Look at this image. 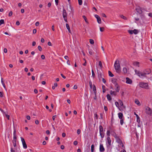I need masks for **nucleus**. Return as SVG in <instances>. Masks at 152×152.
<instances>
[{
  "mask_svg": "<svg viewBox=\"0 0 152 152\" xmlns=\"http://www.w3.org/2000/svg\"><path fill=\"white\" fill-rule=\"evenodd\" d=\"M135 74L138 76L140 78H143L144 77H146L147 75L149 74L150 72L147 71V70H144L142 72L138 71L136 69L134 70Z\"/></svg>",
  "mask_w": 152,
  "mask_h": 152,
  "instance_id": "f257e3e1",
  "label": "nucleus"
},
{
  "mask_svg": "<svg viewBox=\"0 0 152 152\" xmlns=\"http://www.w3.org/2000/svg\"><path fill=\"white\" fill-rule=\"evenodd\" d=\"M114 67L116 71L119 72L120 71L121 67L119 61L116 60L114 63Z\"/></svg>",
  "mask_w": 152,
  "mask_h": 152,
  "instance_id": "f03ea898",
  "label": "nucleus"
},
{
  "mask_svg": "<svg viewBox=\"0 0 152 152\" xmlns=\"http://www.w3.org/2000/svg\"><path fill=\"white\" fill-rule=\"evenodd\" d=\"M145 113L147 114L151 115L152 114V110L150 107L146 106L145 107Z\"/></svg>",
  "mask_w": 152,
  "mask_h": 152,
  "instance_id": "7ed1b4c3",
  "label": "nucleus"
},
{
  "mask_svg": "<svg viewBox=\"0 0 152 152\" xmlns=\"http://www.w3.org/2000/svg\"><path fill=\"white\" fill-rule=\"evenodd\" d=\"M139 85L141 88L147 89L148 88V86L147 83H139Z\"/></svg>",
  "mask_w": 152,
  "mask_h": 152,
  "instance_id": "20e7f679",
  "label": "nucleus"
},
{
  "mask_svg": "<svg viewBox=\"0 0 152 152\" xmlns=\"http://www.w3.org/2000/svg\"><path fill=\"white\" fill-rule=\"evenodd\" d=\"M100 134L101 137L102 138L104 136V134L103 132V128L102 126L100 125L99 126Z\"/></svg>",
  "mask_w": 152,
  "mask_h": 152,
  "instance_id": "39448f33",
  "label": "nucleus"
},
{
  "mask_svg": "<svg viewBox=\"0 0 152 152\" xmlns=\"http://www.w3.org/2000/svg\"><path fill=\"white\" fill-rule=\"evenodd\" d=\"M20 138L21 140V142L22 143L23 147L24 148V149H26L27 148V146L26 144V142L25 141V140L22 137H20Z\"/></svg>",
  "mask_w": 152,
  "mask_h": 152,
  "instance_id": "423d86ee",
  "label": "nucleus"
},
{
  "mask_svg": "<svg viewBox=\"0 0 152 152\" xmlns=\"http://www.w3.org/2000/svg\"><path fill=\"white\" fill-rule=\"evenodd\" d=\"M128 32L130 34H132L134 33L135 34H137L138 33V31L137 30L135 29L133 30H129Z\"/></svg>",
  "mask_w": 152,
  "mask_h": 152,
  "instance_id": "0eeeda50",
  "label": "nucleus"
},
{
  "mask_svg": "<svg viewBox=\"0 0 152 152\" xmlns=\"http://www.w3.org/2000/svg\"><path fill=\"white\" fill-rule=\"evenodd\" d=\"M118 102L119 103V104L120 106V107H121V108H122L123 110V109H125V106H124L123 105V103L122 101L121 100H119Z\"/></svg>",
  "mask_w": 152,
  "mask_h": 152,
  "instance_id": "6e6552de",
  "label": "nucleus"
},
{
  "mask_svg": "<svg viewBox=\"0 0 152 152\" xmlns=\"http://www.w3.org/2000/svg\"><path fill=\"white\" fill-rule=\"evenodd\" d=\"M95 16L97 20L98 23L99 24L101 23V20L99 16L97 15H96Z\"/></svg>",
  "mask_w": 152,
  "mask_h": 152,
  "instance_id": "1a4fd4ad",
  "label": "nucleus"
},
{
  "mask_svg": "<svg viewBox=\"0 0 152 152\" xmlns=\"http://www.w3.org/2000/svg\"><path fill=\"white\" fill-rule=\"evenodd\" d=\"M136 10L137 12L139 14H141L142 12L141 8L139 7H137L136 9Z\"/></svg>",
  "mask_w": 152,
  "mask_h": 152,
  "instance_id": "9d476101",
  "label": "nucleus"
},
{
  "mask_svg": "<svg viewBox=\"0 0 152 152\" xmlns=\"http://www.w3.org/2000/svg\"><path fill=\"white\" fill-rule=\"evenodd\" d=\"M105 149L103 145L102 144H100L99 146V151L100 152H102L104 151Z\"/></svg>",
  "mask_w": 152,
  "mask_h": 152,
  "instance_id": "9b49d317",
  "label": "nucleus"
},
{
  "mask_svg": "<svg viewBox=\"0 0 152 152\" xmlns=\"http://www.w3.org/2000/svg\"><path fill=\"white\" fill-rule=\"evenodd\" d=\"M13 135V140H17V135L16 134V131L15 129H14Z\"/></svg>",
  "mask_w": 152,
  "mask_h": 152,
  "instance_id": "f8f14e48",
  "label": "nucleus"
},
{
  "mask_svg": "<svg viewBox=\"0 0 152 152\" xmlns=\"http://www.w3.org/2000/svg\"><path fill=\"white\" fill-rule=\"evenodd\" d=\"M115 104L116 106V107L118 108V109H119V110H120L121 111H122L123 110L122 108H121V107H120L119 102H115Z\"/></svg>",
  "mask_w": 152,
  "mask_h": 152,
  "instance_id": "ddd939ff",
  "label": "nucleus"
},
{
  "mask_svg": "<svg viewBox=\"0 0 152 152\" xmlns=\"http://www.w3.org/2000/svg\"><path fill=\"white\" fill-rule=\"evenodd\" d=\"M126 83L127 84H131L132 83V80L128 77L126 78Z\"/></svg>",
  "mask_w": 152,
  "mask_h": 152,
  "instance_id": "4468645a",
  "label": "nucleus"
},
{
  "mask_svg": "<svg viewBox=\"0 0 152 152\" xmlns=\"http://www.w3.org/2000/svg\"><path fill=\"white\" fill-rule=\"evenodd\" d=\"M107 142H108V146L109 147H110L111 146V141L110 140V138L109 136L108 137H107Z\"/></svg>",
  "mask_w": 152,
  "mask_h": 152,
  "instance_id": "2eb2a0df",
  "label": "nucleus"
},
{
  "mask_svg": "<svg viewBox=\"0 0 152 152\" xmlns=\"http://www.w3.org/2000/svg\"><path fill=\"white\" fill-rule=\"evenodd\" d=\"M133 64L134 66L136 67H139L140 66H139V62H137V61H135L133 63Z\"/></svg>",
  "mask_w": 152,
  "mask_h": 152,
  "instance_id": "dca6fc26",
  "label": "nucleus"
},
{
  "mask_svg": "<svg viewBox=\"0 0 152 152\" xmlns=\"http://www.w3.org/2000/svg\"><path fill=\"white\" fill-rule=\"evenodd\" d=\"M110 93L111 95L115 96L116 94V92L115 91H113L112 90L110 91Z\"/></svg>",
  "mask_w": 152,
  "mask_h": 152,
  "instance_id": "f3484780",
  "label": "nucleus"
},
{
  "mask_svg": "<svg viewBox=\"0 0 152 152\" xmlns=\"http://www.w3.org/2000/svg\"><path fill=\"white\" fill-rule=\"evenodd\" d=\"M118 117L119 119H122L123 118V114L122 113H120L118 114Z\"/></svg>",
  "mask_w": 152,
  "mask_h": 152,
  "instance_id": "a211bd4d",
  "label": "nucleus"
},
{
  "mask_svg": "<svg viewBox=\"0 0 152 152\" xmlns=\"http://www.w3.org/2000/svg\"><path fill=\"white\" fill-rule=\"evenodd\" d=\"M116 88V90L117 92H118L120 90V87L118 85V84H116V85L115 86Z\"/></svg>",
  "mask_w": 152,
  "mask_h": 152,
  "instance_id": "6ab92c4d",
  "label": "nucleus"
},
{
  "mask_svg": "<svg viewBox=\"0 0 152 152\" xmlns=\"http://www.w3.org/2000/svg\"><path fill=\"white\" fill-rule=\"evenodd\" d=\"M16 141L17 140H12V142L13 144L14 147H15L16 146Z\"/></svg>",
  "mask_w": 152,
  "mask_h": 152,
  "instance_id": "aec40b11",
  "label": "nucleus"
},
{
  "mask_svg": "<svg viewBox=\"0 0 152 152\" xmlns=\"http://www.w3.org/2000/svg\"><path fill=\"white\" fill-rule=\"evenodd\" d=\"M63 17H66V16H67V14L66 11L65 10H63Z\"/></svg>",
  "mask_w": 152,
  "mask_h": 152,
  "instance_id": "412c9836",
  "label": "nucleus"
},
{
  "mask_svg": "<svg viewBox=\"0 0 152 152\" xmlns=\"http://www.w3.org/2000/svg\"><path fill=\"white\" fill-rule=\"evenodd\" d=\"M123 71L124 74H126L127 72V70L126 68L124 67L123 68Z\"/></svg>",
  "mask_w": 152,
  "mask_h": 152,
  "instance_id": "4be33fe9",
  "label": "nucleus"
},
{
  "mask_svg": "<svg viewBox=\"0 0 152 152\" xmlns=\"http://www.w3.org/2000/svg\"><path fill=\"white\" fill-rule=\"evenodd\" d=\"M135 103L138 106H140V102L138 99H136L135 100Z\"/></svg>",
  "mask_w": 152,
  "mask_h": 152,
  "instance_id": "5701e85b",
  "label": "nucleus"
},
{
  "mask_svg": "<svg viewBox=\"0 0 152 152\" xmlns=\"http://www.w3.org/2000/svg\"><path fill=\"white\" fill-rule=\"evenodd\" d=\"M112 83L115 85V86L116 85V84H118L116 82V79H113L112 80Z\"/></svg>",
  "mask_w": 152,
  "mask_h": 152,
  "instance_id": "b1692460",
  "label": "nucleus"
},
{
  "mask_svg": "<svg viewBox=\"0 0 152 152\" xmlns=\"http://www.w3.org/2000/svg\"><path fill=\"white\" fill-rule=\"evenodd\" d=\"M93 90L94 91V93L95 94H96V89L95 86L94 85H93Z\"/></svg>",
  "mask_w": 152,
  "mask_h": 152,
  "instance_id": "393cba45",
  "label": "nucleus"
},
{
  "mask_svg": "<svg viewBox=\"0 0 152 152\" xmlns=\"http://www.w3.org/2000/svg\"><path fill=\"white\" fill-rule=\"evenodd\" d=\"M1 83L3 85V86L5 88L6 87H5V84H4V82L3 79L2 78H1Z\"/></svg>",
  "mask_w": 152,
  "mask_h": 152,
  "instance_id": "a878e982",
  "label": "nucleus"
},
{
  "mask_svg": "<svg viewBox=\"0 0 152 152\" xmlns=\"http://www.w3.org/2000/svg\"><path fill=\"white\" fill-rule=\"evenodd\" d=\"M66 27L67 28V29L68 30L69 32V33H70L71 32V31H70V28L69 27V25L68 24L66 23Z\"/></svg>",
  "mask_w": 152,
  "mask_h": 152,
  "instance_id": "bb28decb",
  "label": "nucleus"
},
{
  "mask_svg": "<svg viewBox=\"0 0 152 152\" xmlns=\"http://www.w3.org/2000/svg\"><path fill=\"white\" fill-rule=\"evenodd\" d=\"M107 99L110 101H111V98L110 96V95L109 94H108L107 95Z\"/></svg>",
  "mask_w": 152,
  "mask_h": 152,
  "instance_id": "cd10ccee",
  "label": "nucleus"
},
{
  "mask_svg": "<svg viewBox=\"0 0 152 152\" xmlns=\"http://www.w3.org/2000/svg\"><path fill=\"white\" fill-rule=\"evenodd\" d=\"M94 119L95 120L96 119V120H97L98 119V115L96 113H94Z\"/></svg>",
  "mask_w": 152,
  "mask_h": 152,
  "instance_id": "c85d7f7f",
  "label": "nucleus"
},
{
  "mask_svg": "<svg viewBox=\"0 0 152 152\" xmlns=\"http://www.w3.org/2000/svg\"><path fill=\"white\" fill-rule=\"evenodd\" d=\"M94 145L93 144L91 145V152H94Z\"/></svg>",
  "mask_w": 152,
  "mask_h": 152,
  "instance_id": "c756f323",
  "label": "nucleus"
},
{
  "mask_svg": "<svg viewBox=\"0 0 152 152\" xmlns=\"http://www.w3.org/2000/svg\"><path fill=\"white\" fill-rule=\"evenodd\" d=\"M99 66L100 68H102V62L101 61H99Z\"/></svg>",
  "mask_w": 152,
  "mask_h": 152,
  "instance_id": "7c9ffc66",
  "label": "nucleus"
},
{
  "mask_svg": "<svg viewBox=\"0 0 152 152\" xmlns=\"http://www.w3.org/2000/svg\"><path fill=\"white\" fill-rule=\"evenodd\" d=\"M89 53L90 55H92L94 53L92 50H89Z\"/></svg>",
  "mask_w": 152,
  "mask_h": 152,
  "instance_id": "2f4dec72",
  "label": "nucleus"
},
{
  "mask_svg": "<svg viewBox=\"0 0 152 152\" xmlns=\"http://www.w3.org/2000/svg\"><path fill=\"white\" fill-rule=\"evenodd\" d=\"M108 74L111 77H113V74L110 71H108Z\"/></svg>",
  "mask_w": 152,
  "mask_h": 152,
  "instance_id": "473e14b6",
  "label": "nucleus"
},
{
  "mask_svg": "<svg viewBox=\"0 0 152 152\" xmlns=\"http://www.w3.org/2000/svg\"><path fill=\"white\" fill-rule=\"evenodd\" d=\"M105 86H102V90H103V93H104L105 92V91H106V90L105 89Z\"/></svg>",
  "mask_w": 152,
  "mask_h": 152,
  "instance_id": "72a5a7b5",
  "label": "nucleus"
},
{
  "mask_svg": "<svg viewBox=\"0 0 152 152\" xmlns=\"http://www.w3.org/2000/svg\"><path fill=\"white\" fill-rule=\"evenodd\" d=\"M4 21L3 19H1L0 20V26L4 23Z\"/></svg>",
  "mask_w": 152,
  "mask_h": 152,
  "instance_id": "f704fd0d",
  "label": "nucleus"
},
{
  "mask_svg": "<svg viewBox=\"0 0 152 152\" xmlns=\"http://www.w3.org/2000/svg\"><path fill=\"white\" fill-rule=\"evenodd\" d=\"M83 18L85 20V22L86 23H88V21L87 20V18H86V16L84 15H83Z\"/></svg>",
  "mask_w": 152,
  "mask_h": 152,
  "instance_id": "c9c22d12",
  "label": "nucleus"
},
{
  "mask_svg": "<svg viewBox=\"0 0 152 152\" xmlns=\"http://www.w3.org/2000/svg\"><path fill=\"white\" fill-rule=\"evenodd\" d=\"M89 42L90 44H93L94 43V40L92 39H90Z\"/></svg>",
  "mask_w": 152,
  "mask_h": 152,
  "instance_id": "e433bc0d",
  "label": "nucleus"
},
{
  "mask_svg": "<svg viewBox=\"0 0 152 152\" xmlns=\"http://www.w3.org/2000/svg\"><path fill=\"white\" fill-rule=\"evenodd\" d=\"M120 16L121 18L123 19L124 20H126V19H127V18L126 17L124 16V15H121Z\"/></svg>",
  "mask_w": 152,
  "mask_h": 152,
  "instance_id": "4c0bfd02",
  "label": "nucleus"
},
{
  "mask_svg": "<svg viewBox=\"0 0 152 152\" xmlns=\"http://www.w3.org/2000/svg\"><path fill=\"white\" fill-rule=\"evenodd\" d=\"M89 84L90 85V87L91 88H92V83L91 81H90L89 82Z\"/></svg>",
  "mask_w": 152,
  "mask_h": 152,
  "instance_id": "58836bf2",
  "label": "nucleus"
},
{
  "mask_svg": "<svg viewBox=\"0 0 152 152\" xmlns=\"http://www.w3.org/2000/svg\"><path fill=\"white\" fill-rule=\"evenodd\" d=\"M57 86V83H55L54 84V86H53L52 88L53 89H54L55 88V87Z\"/></svg>",
  "mask_w": 152,
  "mask_h": 152,
  "instance_id": "ea45409f",
  "label": "nucleus"
},
{
  "mask_svg": "<svg viewBox=\"0 0 152 152\" xmlns=\"http://www.w3.org/2000/svg\"><path fill=\"white\" fill-rule=\"evenodd\" d=\"M104 27H100V30L101 32H103L104 30Z\"/></svg>",
  "mask_w": 152,
  "mask_h": 152,
  "instance_id": "a19ab883",
  "label": "nucleus"
},
{
  "mask_svg": "<svg viewBox=\"0 0 152 152\" xmlns=\"http://www.w3.org/2000/svg\"><path fill=\"white\" fill-rule=\"evenodd\" d=\"M120 119V124L121 125H122L124 123V119Z\"/></svg>",
  "mask_w": 152,
  "mask_h": 152,
  "instance_id": "79ce46f5",
  "label": "nucleus"
},
{
  "mask_svg": "<svg viewBox=\"0 0 152 152\" xmlns=\"http://www.w3.org/2000/svg\"><path fill=\"white\" fill-rule=\"evenodd\" d=\"M79 4L80 5H81L82 4V0H78Z\"/></svg>",
  "mask_w": 152,
  "mask_h": 152,
  "instance_id": "37998d69",
  "label": "nucleus"
},
{
  "mask_svg": "<svg viewBox=\"0 0 152 152\" xmlns=\"http://www.w3.org/2000/svg\"><path fill=\"white\" fill-rule=\"evenodd\" d=\"M38 49L40 51H41L42 50V47H41V46H38Z\"/></svg>",
  "mask_w": 152,
  "mask_h": 152,
  "instance_id": "c03bdc74",
  "label": "nucleus"
},
{
  "mask_svg": "<svg viewBox=\"0 0 152 152\" xmlns=\"http://www.w3.org/2000/svg\"><path fill=\"white\" fill-rule=\"evenodd\" d=\"M117 142L119 143H120L121 142V141L119 138L117 139Z\"/></svg>",
  "mask_w": 152,
  "mask_h": 152,
  "instance_id": "a18cd8bd",
  "label": "nucleus"
},
{
  "mask_svg": "<svg viewBox=\"0 0 152 152\" xmlns=\"http://www.w3.org/2000/svg\"><path fill=\"white\" fill-rule=\"evenodd\" d=\"M110 130H107V135L109 136L110 135Z\"/></svg>",
  "mask_w": 152,
  "mask_h": 152,
  "instance_id": "49530a36",
  "label": "nucleus"
},
{
  "mask_svg": "<svg viewBox=\"0 0 152 152\" xmlns=\"http://www.w3.org/2000/svg\"><path fill=\"white\" fill-rule=\"evenodd\" d=\"M37 32V30L36 29H34L33 30V33L34 34H35Z\"/></svg>",
  "mask_w": 152,
  "mask_h": 152,
  "instance_id": "de8ad7c7",
  "label": "nucleus"
},
{
  "mask_svg": "<svg viewBox=\"0 0 152 152\" xmlns=\"http://www.w3.org/2000/svg\"><path fill=\"white\" fill-rule=\"evenodd\" d=\"M12 12L11 11L10 12H9V16L10 17L12 15Z\"/></svg>",
  "mask_w": 152,
  "mask_h": 152,
  "instance_id": "09e8293b",
  "label": "nucleus"
},
{
  "mask_svg": "<svg viewBox=\"0 0 152 152\" xmlns=\"http://www.w3.org/2000/svg\"><path fill=\"white\" fill-rule=\"evenodd\" d=\"M80 129H78L77 131V133L79 134L80 133Z\"/></svg>",
  "mask_w": 152,
  "mask_h": 152,
  "instance_id": "8fccbe9b",
  "label": "nucleus"
},
{
  "mask_svg": "<svg viewBox=\"0 0 152 152\" xmlns=\"http://www.w3.org/2000/svg\"><path fill=\"white\" fill-rule=\"evenodd\" d=\"M4 52L5 53H7V49L6 48H4Z\"/></svg>",
  "mask_w": 152,
  "mask_h": 152,
  "instance_id": "3c124183",
  "label": "nucleus"
},
{
  "mask_svg": "<svg viewBox=\"0 0 152 152\" xmlns=\"http://www.w3.org/2000/svg\"><path fill=\"white\" fill-rule=\"evenodd\" d=\"M73 143L74 145H77L78 142L77 141H74Z\"/></svg>",
  "mask_w": 152,
  "mask_h": 152,
  "instance_id": "603ef678",
  "label": "nucleus"
},
{
  "mask_svg": "<svg viewBox=\"0 0 152 152\" xmlns=\"http://www.w3.org/2000/svg\"><path fill=\"white\" fill-rule=\"evenodd\" d=\"M35 123L36 124H39V121L38 120H36L35 121Z\"/></svg>",
  "mask_w": 152,
  "mask_h": 152,
  "instance_id": "864d4df0",
  "label": "nucleus"
},
{
  "mask_svg": "<svg viewBox=\"0 0 152 152\" xmlns=\"http://www.w3.org/2000/svg\"><path fill=\"white\" fill-rule=\"evenodd\" d=\"M39 25V22L37 21V22L36 23H35V25L36 26H38Z\"/></svg>",
  "mask_w": 152,
  "mask_h": 152,
  "instance_id": "5fc2aeb1",
  "label": "nucleus"
},
{
  "mask_svg": "<svg viewBox=\"0 0 152 152\" xmlns=\"http://www.w3.org/2000/svg\"><path fill=\"white\" fill-rule=\"evenodd\" d=\"M41 57L42 59H44L45 58V56L43 55H41Z\"/></svg>",
  "mask_w": 152,
  "mask_h": 152,
  "instance_id": "6e6d98bb",
  "label": "nucleus"
},
{
  "mask_svg": "<svg viewBox=\"0 0 152 152\" xmlns=\"http://www.w3.org/2000/svg\"><path fill=\"white\" fill-rule=\"evenodd\" d=\"M16 24L17 26L19 25L20 24V22L19 21H17L16 23Z\"/></svg>",
  "mask_w": 152,
  "mask_h": 152,
  "instance_id": "4d7b16f0",
  "label": "nucleus"
},
{
  "mask_svg": "<svg viewBox=\"0 0 152 152\" xmlns=\"http://www.w3.org/2000/svg\"><path fill=\"white\" fill-rule=\"evenodd\" d=\"M26 118H27V119L28 120H29L30 119V116L29 115H27L26 117Z\"/></svg>",
  "mask_w": 152,
  "mask_h": 152,
  "instance_id": "13d9d810",
  "label": "nucleus"
},
{
  "mask_svg": "<svg viewBox=\"0 0 152 152\" xmlns=\"http://www.w3.org/2000/svg\"><path fill=\"white\" fill-rule=\"evenodd\" d=\"M104 109L105 111H107V107L104 106Z\"/></svg>",
  "mask_w": 152,
  "mask_h": 152,
  "instance_id": "bf43d9fd",
  "label": "nucleus"
},
{
  "mask_svg": "<svg viewBox=\"0 0 152 152\" xmlns=\"http://www.w3.org/2000/svg\"><path fill=\"white\" fill-rule=\"evenodd\" d=\"M3 96V95L2 93L0 91V97H2Z\"/></svg>",
  "mask_w": 152,
  "mask_h": 152,
  "instance_id": "052dcab7",
  "label": "nucleus"
},
{
  "mask_svg": "<svg viewBox=\"0 0 152 152\" xmlns=\"http://www.w3.org/2000/svg\"><path fill=\"white\" fill-rule=\"evenodd\" d=\"M36 43L35 42H33L32 43V45L33 46H34L35 45Z\"/></svg>",
  "mask_w": 152,
  "mask_h": 152,
  "instance_id": "680f3d73",
  "label": "nucleus"
},
{
  "mask_svg": "<svg viewBox=\"0 0 152 152\" xmlns=\"http://www.w3.org/2000/svg\"><path fill=\"white\" fill-rule=\"evenodd\" d=\"M11 152H15V151L12 148H11Z\"/></svg>",
  "mask_w": 152,
  "mask_h": 152,
  "instance_id": "e2e57ef3",
  "label": "nucleus"
},
{
  "mask_svg": "<svg viewBox=\"0 0 152 152\" xmlns=\"http://www.w3.org/2000/svg\"><path fill=\"white\" fill-rule=\"evenodd\" d=\"M6 116L8 120H9L10 116L9 115H6Z\"/></svg>",
  "mask_w": 152,
  "mask_h": 152,
  "instance_id": "0e129e2a",
  "label": "nucleus"
},
{
  "mask_svg": "<svg viewBox=\"0 0 152 152\" xmlns=\"http://www.w3.org/2000/svg\"><path fill=\"white\" fill-rule=\"evenodd\" d=\"M48 45L49 46H51L52 45L51 43L50 42H48Z\"/></svg>",
  "mask_w": 152,
  "mask_h": 152,
  "instance_id": "69168bd1",
  "label": "nucleus"
},
{
  "mask_svg": "<svg viewBox=\"0 0 152 152\" xmlns=\"http://www.w3.org/2000/svg\"><path fill=\"white\" fill-rule=\"evenodd\" d=\"M21 12L22 13H23L24 12V10L22 9L21 10Z\"/></svg>",
  "mask_w": 152,
  "mask_h": 152,
  "instance_id": "338daca9",
  "label": "nucleus"
},
{
  "mask_svg": "<svg viewBox=\"0 0 152 152\" xmlns=\"http://www.w3.org/2000/svg\"><path fill=\"white\" fill-rule=\"evenodd\" d=\"M61 149H64V146L63 145H62L61 146Z\"/></svg>",
  "mask_w": 152,
  "mask_h": 152,
  "instance_id": "774afa93",
  "label": "nucleus"
}]
</instances>
